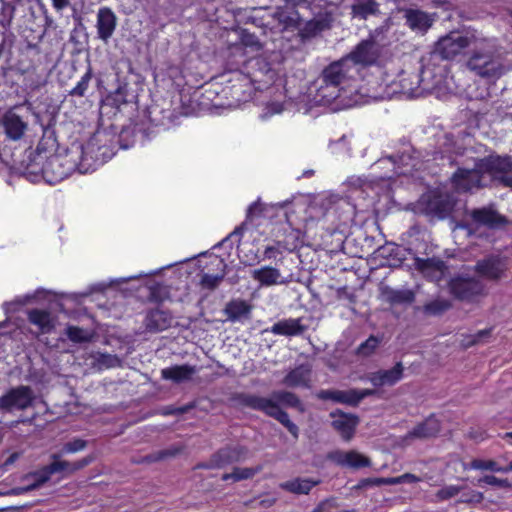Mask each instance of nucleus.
I'll use <instances>...</instances> for the list:
<instances>
[{
  "mask_svg": "<svg viewBox=\"0 0 512 512\" xmlns=\"http://www.w3.org/2000/svg\"><path fill=\"white\" fill-rule=\"evenodd\" d=\"M239 40L228 44L221 52L225 69L230 73L223 91L231 99V105L252 100L256 91L272 86L284 72L285 57L282 50L265 49L256 34H238Z\"/></svg>",
  "mask_w": 512,
  "mask_h": 512,
  "instance_id": "f257e3e1",
  "label": "nucleus"
},
{
  "mask_svg": "<svg viewBox=\"0 0 512 512\" xmlns=\"http://www.w3.org/2000/svg\"><path fill=\"white\" fill-rule=\"evenodd\" d=\"M287 6L278 7L273 14L281 26V32H323L329 30L334 21L333 12L323 0H285Z\"/></svg>",
  "mask_w": 512,
  "mask_h": 512,
  "instance_id": "f03ea898",
  "label": "nucleus"
},
{
  "mask_svg": "<svg viewBox=\"0 0 512 512\" xmlns=\"http://www.w3.org/2000/svg\"><path fill=\"white\" fill-rule=\"evenodd\" d=\"M507 56L508 51L497 38L471 34L465 66L480 78L497 80L512 70V62Z\"/></svg>",
  "mask_w": 512,
  "mask_h": 512,
  "instance_id": "7ed1b4c3",
  "label": "nucleus"
},
{
  "mask_svg": "<svg viewBox=\"0 0 512 512\" xmlns=\"http://www.w3.org/2000/svg\"><path fill=\"white\" fill-rule=\"evenodd\" d=\"M107 151L106 147L89 142L82 146L78 163L68 155L53 154L47 157L42 166L43 178L50 184H56L68 178L75 170L81 174L93 172L111 157Z\"/></svg>",
  "mask_w": 512,
  "mask_h": 512,
  "instance_id": "20e7f679",
  "label": "nucleus"
},
{
  "mask_svg": "<svg viewBox=\"0 0 512 512\" xmlns=\"http://www.w3.org/2000/svg\"><path fill=\"white\" fill-rule=\"evenodd\" d=\"M444 34L434 44L433 49L421 58L418 82L443 76V61H452L460 55H467L471 34Z\"/></svg>",
  "mask_w": 512,
  "mask_h": 512,
  "instance_id": "39448f33",
  "label": "nucleus"
},
{
  "mask_svg": "<svg viewBox=\"0 0 512 512\" xmlns=\"http://www.w3.org/2000/svg\"><path fill=\"white\" fill-rule=\"evenodd\" d=\"M50 457L52 461L49 464L30 472L26 476L27 480H31L26 487L14 488L11 491L12 494L19 495L24 492L35 490L47 483L55 474H58L60 479L67 478L77 471L87 467L95 460V457L92 454L74 462L61 459L60 454H52Z\"/></svg>",
  "mask_w": 512,
  "mask_h": 512,
  "instance_id": "423d86ee",
  "label": "nucleus"
},
{
  "mask_svg": "<svg viewBox=\"0 0 512 512\" xmlns=\"http://www.w3.org/2000/svg\"><path fill=\"white\" fill-rule=\"evenodd\" d=\"M358 72L350 64L348 60L341 59L330 63L321 73L322 85L318 92L323 98L336 99L340 96L342 90L352 88L353 83L360 80Z\"/></svg>",
  "mask_w": 512,
  "mask_h": 512,
  "instance_id": "0eeeda50",
  "label": "nucleus"
},
{
  "mask_svg": "<svg viewBox=\"0 0 512 512\" xmlns=\"http://www.w3.org/2000/svg\"><path fill=\"white\" fill-rule=\"evenodd\" d=\"M344 58L362 78V70L366 67L372 65L387 67L392 61L393 53L390 46L380 45L371 37L358 43Z\"/></svg>",
  "mask_w": 512,
  "mask_h": 512,
  "instance_id": "6e6552de",
  "label": "nucleus"
},
{
  "mask_svg": "<svg viewBox=\"0 0 512 512\" xmlns=\"http://www.w3.org/2000/svg\"><path fill=\"white\" fill-rule=\"evenodd\" d=\"M235 400L244 407L261 411L267 416L276 419L289 431V433L294 438H298V426L290 420L288 413L281 409L279 404L273 399L253 394L239 393L235 396Z\"/></svg>",
  "mask_w": 512,
  "mask_h": 512,
  "instance_id": "1a4fd4ad",
  "label": "nucleus"
},
{
  "mask_svg": "<svg viewBox=\"0 0 512 512\" xmlns=\"http://www.w3.org/2000/svg\"><path fill=\"white\" fill-rule=\"evenodd\" d=\"M49 34H29L22 48V55L30 60V64L24 66V70H46L55 53L52 41L47 39Z\"/></svg>",
  "mask_w": 512,
  "mask_h": 512,
  "instance_id": "9d476101",
  "label": "nucleus"
},
{
  "mask_svg": "<svg viewBox=\"0 0 512 512\" xmlns=\"http://www.w3.org/2000/svg\"><path fill=\"white\" fill-rule=\"evenodd\" d=\"M449 293L457 300L473 302L477 297L486 294L483 282L469 275H457L448 282Z\"/></svg>",
  "mask_w": 512,
  "mask_h": 512,
  "instance_id": "9b49d317",
  "label": "nucleus"
},
{
  "mask_svg": "<svg viewBox=\"0 0 512 512\" xmlns=\"http://www.w3.org/2000/svg\"><path fill=\"white\" fill-rule=\"evenodd\" d=\"M418 206L426 216L445 219L453 211L454 201L448 194L433 190L420 197Z\"/></svg>",
  "mask_w": 512,
  "mask_h": 512,
  "instance_id": "f8f14e48",
  "label": "nucleus"
},
{
  "mask_svg": "<svg viewBox=\"0 0 512 512\" xmlns=\"http://www.w3.org/2000/svg\"><path fill=\"white\" fill-rule=\"evenodd\" d=\"M483 176L476 160L472 169L458 167L450 177V184L459 194L471 193L484 187Z\"/></svg>",
  "mask_w": 512,
  "mask_h": 512,
  "instance_id": "ddd939ff",
  "label": "nucleus"
},
{
  "mask_svg": "<svg viewBox=\"0 0 512 512\" xmlns=\"http://www.w3.org/2000/svg\"><path fill=\"white\" fill-rule=\"evenodd\" d=\"M35 394L30 386L19 385L10 388L0 397V410L12 412L13 410L24 411L33 405Z\"/></svg>",
  "mask_w": 512,
  "mask_h": 512,
  "instance_id": "4468645a",
  "label": "nucleus"
},
{
  "mask_svg": "<svg viewBox=\"0 0 512 512\" xmlns=\"http://www.w3.org/2000/svg\"><path fill=\"white\" fill-rule=\"evenodd\" d=\"M507 269L506 258L494 254L478 260L474 266L476 274L490 281H499Z\"/></svg>",
  "mask_w": 512,
  "mask_h": 512,
  "instance_id": "2eb2a0df",
  "label": "nucleus"
},
{
  "mask_svg": "<svg viewBox=\"0 0 512 512\" xmlns=\"http://www.w3.org/2000/svg\"><path fill=\"white\" fill-rule=\"evenodd\" d=\"M329 416L332 419V428L340 434L342 439L345 441L351 440L360 422L359 417L340 409L330 412Z\"/></svg>",
  "mask_w": 512,
  "mask_h": 512,
  "instance_id": "dca6fc26",
  "label": "nucleus"
},
{
  "mask_svg": "<svg viewBox=\"0 0 512 512\" xmlns=\"http://www.w3.org/2000/svg\"><path fill=\"white\" fill-rule=\"evenodd\" d=\"M476 160L482 173H488L495 179L512 171V157L508 155H489Z\"/></svg>",
  "mask_w": 512,
  "mask_h": 512,
  "instance_id": "f3484780",
  "label": "nucleus"
},
{
  "mask_svg": "<svg viewBox=\"0 0 512 512\" xmlns=\"http://www.w3.org/2000/svg\"><path fill=\"white\" fill-rule=\"evenodd\" d=\"M404 367L397 362L391 369L378 370L367 375V380L375 387L394 386L403 378Z\"/></svg>",
  "mask_w": 512,
  "mask_h": 512,
  "instance_id": "a211bd4d",
  "label": "nucleus"
},
{
  "mask_svg": "<svg viewBox=\"0 0 512 512\" xmlns=\"http://www.w3.org/2000/svg\"><path fill=\"white\" fill-rule=\"evenodd\" d=\"M327 458L339 466L354 469L368 467L371 464L370 459L368 457L354 450L347 452L335 450L329 452Z\"/></svg>",
  "mask_w": 512,
  "mask_h": 512,
  "instance_id": "6ab92c4d",
  "label": "nucleus"
},
{
  "mask_svg": "<svg viewBox=\"0 0 512 512\" xmlns=\"http://www.w3.org/2000/svg\"><path fill=\"white\" fill-rule=\"evenodd\" d=\"M173 317L169 311L161 309H151L147 311L144 318V327L146 331L158 333L167 330L172 325Z\"/></svg>",
  "mask_w": 512,
  "mask_h": 512,
  "instance_id": "aec40b11",
  "label": "nucleus"
},
{
  "mask_svg": "<svg viewBox=\"0 0 512 512\" xmlns=\"http://www.w3.org/2000/svg\"><path fill=\"white\" fill-rule=\"evenodd\" d=\"M470 217L474 223L488 228H497L506 224L507 220L491 207L473 209Z\"/></svg>",
  "mask_w": 512,
  "mask_h": 512,
  "instance_id": "412c9836",
  "label": "nucleus"
},
{
  "mask_svg": "<svg viewBox=\"0 0 512 512\" xmlns=\"http://www.w3.org/2000/svg\"><path fill=\"white\" fill-rule=\"evenodd\" d=\"M401 11L404 13L408 27L412 30L426 31L434 22V18L431 14L420 9L407 8L401 9Z\"/></svg>",
  "mask_w": 512,
  "mask_h": 512,
  "instance_id": "4be33fe9",
  "label": "nucleus"
},
{
  "mask_svg": "<svg viewBox=\"0 0 512 512\" xmlns=\"http://www.w3.org/2000/svg\"><path fill=\"white\" fill-rule=\"evenodd\" d=\"M210 265L216 268V274L204 273L200 279V286L203 289L214 290L223 281L226 274V263L223 258L215 256L211 259Z\"/></svg>",
  "mask_w": 512,
  "mask_h": 512,
  "instance_id": "5701e85b",
  "label": "nucleus"
},
{
  "mask_svg": "<svg viewBox=\"0 0 512 512\" xmlns=\"http://www.w3.org/2000/svg\"><path fill=\"white\" fill-rule=\"evenodd\" d=\"M245 455V450L241 446H226L220 448L212 454L217 469L224 468L228 465L240 461Z\"/></svg>",
  "mask_w": 512,
  "mask_h": 512,
  "instance_id": "b1692460",
  "label": "nucleus"
},
{
  "mask_svg": "<svg viewBox=\"0 0 512 512\" xmlns=\"http://www.w3.org/2000/svg\"><path fill=\"white\" fill-rule=\"evenodd\" d=\"M196 372V367L189 364L173 365L162 369L161 377L165 380L180 384L191 380Z\"/></svg>",
  "mask_w": 512,
  "mask_h": 512,
  "instance_id": "393cba45",
  "label": "nucleus"
},
{
  "mask_svg": "<svg viewBox=\"0 0 512 512\" xmlns=\"http://www.w3.org/2000/svg\"><path fill=\"white\" fill-rule=\"evenodd\" d=\"M320 483V479L296 477L294 479L280 483L279 487L282 490L292 494L307 495L314 487L318 486Z\"/></svg>",
  "mask_w": 512,
  "mask_h": 512,
  "instance_id": "a878e982",
  "label": "nucleus"
},
{
  "mask_svg": "<svg viewBox=\"0 0 512 512\" xmlns=\"http://www.w3.org/2000/svg\"><path fill=\"white\" fill-rule=\"evenodd\" d=\"M306 330V326L301 324V318H289L274 323L269 331L274 335L298 336Z\"/></svg>",
  "mask_w": 512,
  "mask_h": 512,
  "instance_id": "bb28decb",
  "label": "nucleus"
},
{
  "mask_svg": "<svg viewBox=\"0 0 512 512\" xmlns=\"http://www.w3.org/2000/svg\"><path fill=\"white\" fill-rule=\"evenodd\" d=\"M441 430V423L438 419L431 415L427 417L423 422L417 424L408 436L411 438L427 439L436 437Z\"/></svg>",
  "mask_w": 512,
  "mask_h": 512,
  "instance_id": "cd10ccee",
  "label": "nucleus"
},
{
  "mask_svg": "<svg viewBox=\"0 0 512 512\" xmlns=\"http://www.w3.org/2000/svg\"><path fill=\"white\" fill-rule=\"evenodd\" d=\"M252 311V306L242 299L230 300L223 310L227 319L231 322L242 321L249 319Z\"/></svg>",
  "mask_w": 512,
  "mask_h": 512,
  "instance_id": "c85d7f7f",
  "label": "nucleus"
},
{
  "mask_svg": "<svg viewBox=\"0 0 512 512\" xmlns=\"http://www.w3.org/2000/svg\"><path fill=\"white\" fill-rule=\"evenodd\" d=\"M28 321L39 328L41 334H50L54 328L55 323L51 313L42 309H31L27 312Z\"/></svg>",
  "mask_w": 512,
  "mask_h": 512,
  "instance_id": "c756f323",
  "label": "nucleus"
},
{
  "mask_svg": "<svg viewBox=\"0 0 512 512\" xmlns=\"http://www.w3.org/2000/svg\"><path fill=\"white\" fill-rule=\"evenodd\" d=\"M3 126L7 137L11 140H19L26 129V124L14 113H9L4 116Z\"/></svg>",
  "mask_w": 512,
  "mask_h": 512,
  "instance_id": "7c9ffc66",
  "label": "nucleus"
},
{
  "mask_svg": "<svg viewBox=\"0 0 512 512\" xmlns=\"http://www.w3.org/2000/svg\"><path fill=\"white\" fill-rule=\"evenodd\" d=\"M316 397L323 401L330 400L334 403H340L354 407L352 389L347 391L337 389H323L317 392Z\"/></svg>",
  "mask_w": 512,
  "mask_h": 512,
  "instance_id": "2f4dec72",
  "label": "nucleus"
},
{
  "mask_svg": "<svg viewBox=\"0 0 512 512\" xmlns=\"http://www.w3.org/2000/svg\"><path fill=\"white\" fill-rule=\"evenodd\" d=\"M309 376V369L304 366H298L286 374L283 382L288 387H308Z\"/></svg>",
  "mask_w": 512,
  "mask_h": 512,
  "instance_id": "473e14b6",
  "label": "nucleus"
},
{
  "mask_svg": "<svg viewBox=\"0 0 512 512\" xmlns=\"http://www.w3.org/2000/svg\"><path fill=\"white\" fill-rule=\"evenodd\" d=\"M117 17L109 7H101L97 13L98 32H114Z\"/></svg>",
  "mask_w": 512,
  "mask_h": 512,
  "instance_id": "72a5a7b5",
  "label": "nucleus"
},
{
  "mask_svg": "<svg viewBox=\"0 0 512 512\" xmlns=\"http://www.w3.org/2000/svg\"><path fill=\"white\" fill-rule=\"evenodd\" d=\"M252 277L263 286H271L278 283L280 271L275 267L264 266L260 269L254 270Z\"/></svg>",
  "mask_w": 512,
  "mask_h": 512,
  "instance_id": "f704fd0d",
  "label": "nucleus"
},
{
  "mask_svg": "<svg viewBox=\"0 0 512 512\" xmlns=\"http://www.w3.org/2000/svg\"><path fill=\"white\" fill-rule=\"evenodd\" d=\"M385 296L387 301L390 304H411L415 300V294L413 291L406 290H396V289H387L385 291Z\"/></svg>",
  "mask_w": 512,
  "mask_h": 512,
  "instance_id": "c9c22d12",
  "label": "nucleus"
},
{
  "mask_svg": "<svg viewBox=\"0 0 512 512\" xmlns=\"http://www.w3.org/2000/svg\"><path fill=\"white\" fill-rule=\"evenodd\" d=\"M352 13L354 17L366 19L369 15L379 13V4L374 0L360 2L352 6Z\"/></svg>",
  "mask_w": 512,
  "mask_h": 512,
  "instance_id": "e433bc0d",
  "label": "nucleus"
},
{
  "mask_svg": "<svg viewBox=\"0 0 512 512\" xmlns=\"http://www.w3.org/2000/svg\"><path fill=\"white\" fill-rule=\"evenodd\" d=\"M65 334L73 343H87L92 339V335L88 331L74 325H68Z\"/></svg>",
  "mask_w": 512,
  "mask_h": 512,
  "instance_id": "4c0bfd02",
  "label": "nucleus"
},
{
  "mask_svg": "<svg viewBox=\"0 0 512 512\" xmlns=\"http://www.w3.org/2000/svg\"><path fill=\"white\" fill-rule=\"evenodd\" d=\"M92 77L93 70L91 65H89L84 75L77 82L76 86L69 91V95L76 97H84L86 95Z\"/></svg>",
  "mask_w": 512,
  "mask_h": 512,
  "instance_id": "58836bf2",
  "label": "nucleus"
},
{
  "mask_svg": "<svg viewBox=\"0 0 512 512\" xmlns=\"http://www.w3.org/2000/svg\"><path fill=\"white\" fill-rule=\"evenodd\" d=\"M464 469L490 470L493 472H504V467L498 465L494 460L473 459L468 465L464 464Z\"/></svg>",
  "mask_w": 512,
  "mask_h": 512,
  "instance_id": "ea45409f",
  "label": "nucleus"
},
{
  "mask_svg": "<svg viewBox=\"0 0 512 512\" xmlns=\"http://www.w3.org/2000/svg\"><path fill=\"white\" fill-rule=\"evenodd\" d=\"M127 103V91L121 87L116 89L114 92L109 93L104 100L105 105L114 107L118 110L121 106Z\"/></svg>",
  "mask_w": 512,
  "mask_h": 512,
  "instance_id": "a19ab883",
  "label": "nucleus"
},
{
  "mask_svg": "<svg viewBox=\"0 0 512 512\" xmlns=\"http://www.w3.org/2000/svg\"><path fill=\"white\" fill-rule=\"evenodd\" d=\"M380 342L381 340L378 337L370 335L357 347L356 354L361 357H369L376 351Z\"/></svg>",
  "mask_w": 512,
  "mask_h": 512,
  "instance_id": "79ce46f5",
  "label": "nucleus"
},
{
  "mask_svg": "<svg viewBox=\"0 0 512 512\" xmlns=\"http://www.w3.org/2000/svg\"><path fill=\"white\" fill-rule=\"evenodd\" d=\"M415 265L421 272L429 270L441 271L445 266L442 260L436 258H416Z\"/></svg>",
  "mask_w": 512,
  "mask_h": 512,
  "instance_id": "37998d69",
  "label": "nucleus"
},
{
  "mask_svg": "<svg viewBox=\"0 0 512 512\" xmlns=\"http://www.w3.org/2000/svg\"><path fill=\"white\" fill-rule=\"evenodd\" d=\"M450 308V301L445 299H435L424 305V312L428 315H441Z\"/></svg>",
  "mask_w": 512,
  "mask_h": 512,
  "instance_id": "c03bdc74",
  "label": "nucleus"
},
{
  "mask_svg": "<svg viewBox=\"0 0 512 512\" xmlns=\"http://www.w3.org/2000/svg\"><path fill=\"white\" fill-rule=\"evenodd\" d=\"M273 398L278 404L281 403L288 407L297 408L301 405L299 397L293 392L279 391L273 393Z\"/></svg>",
  "mask_w": 512,
  "mask_h": 512,
  "instance_id": "a18cd8bd",
  "label": "nucleus"
},
{
  "mask_svg": "<svg viewBox=\"0 0 512 512\" xmlns=\"http://www.w3.org/2000/svg\"><path fill=\"white\" fill-rule=\"evenodd\" d=\"M257 472V470L253 469V468H239V467H235L233 469V472L232 473H224L221 477V479L223 481H228L230 479L234 480V481H241V480H246V479H250L252 478L255 473Z\"/></svg>",
  "mask_w": 512,
  "mask_h": 512,
  "instance_id": "49530a36",
  "label": "nucleus"
},
{
  "mask_svg": "<svg viewBox=\"0 0 512 512\" xmlns=\"http://www.w3.org/2000/svg\"><path fill=\"white\" fill-rule=\"evenodd\" d=\"M182 451V448L179 447H172L164 450L157 451L153 454L147 455L144 457V461L148 463L157 462L169 457H174L178 454H180Z\"/></svg>",
  "mask_w": 512,
  "mask_h": 512,
  "instance_id": "de8ad7c7",
  "label": "nucleus"
},
{
  "mask_svg": "<svg viewBox=\"0 0 512 512\" xmlns=\"http://www.w3.org/2000/svg\"><path fill=\"white\" fill-rule=\"evenodd\" d=\"M86 446H87L86 440H83L80 438H74V439L66 442L63 445L61 452L63 454H73V453L82 451L83 449L86 448Z\"/></svg>",
  "mask_w": 512,
  "mask_h": 512,
  "instance_id": "09e8293b",
  "label": "nucleus"
},
{
  "mask_svg": "<svg viewBox=\"0 0 512 512\" xmlns=\"http://www.w3.org/2000/svg\"><path fill=\"white\" fill-rule=\"evenodd\" d=\"M461 488L456 485H448L439 489L436 493V497L440 501L449 500L459 494Z\"/></svg>",
  "mask_w": 512,
  "mask_h": 512,
  "instance_id": "8fccbe9b",
  "label": "nucleus"
},
{
  "mask_svg": "<svg viewBox=\"0 0 512 512\" xmlns=\"http://www.w3.org/2000/svg\"><path fill=\"white\" fill-rule=\"evenodd\" d=\"M419 480V477L412 473H404L397 477H386V481L383 482L389 485H397L402 483H416Z\"/></svg>",
  "mask_w": 512,
  "mask_h": 512,
  "instance_id": "3c124183",
  "label": "nucleus"
},
{
  "mask_svg": "<svg viewBox=\"0 0 512 512\" xmlns=\"http://www.w3.org/2000/svg\"><path fill=\"white\" fill-rule=\"evenodd\" d=\"M165 74L167 77L172 81L173 84H176L180 86L183 80V71L182 69L177 65H169L166 68Z\"/></svg>",
  "mask_w": 512,
  "mask_h": 512,
  "instance_id": "603ef678",
  "label": "nucleus"
},
{
  "mask_svg": "<svg viewBox=\"0 0 512 512\" xmlns=\"http://www.w3.org/2000/svg\"><path fill=\"white\" fill-rule=\"evenodd\" d=\"M491 334V329H484V330H480L478 331L476 334L474 335H469L467 336L463 342H462V345L465 347V348H469L477 343H479L481 341L482 338L484 337H488L489 335Z\"/></svg>",
  "mask_w": 512,
  "mask_h": 512,
  "instance_id": "864d4df0",
  "label": "nucleus"
},
{
  "mask_svg": "<svg viewBox=\"0 0 512 512\" xmlns=\"http://www.w3.org/2000/svg\"><path fill=\"white\" fill-rule=\"evenodd\" d=\"M377 394V389H352L353 402L354 407L358 406L359 403L369 396H374Z\"/></svg>",
  "mask_w": 512,
  "mask_h": 512,
  "instance_id": "5fc2aeb1",
  "label": "nucleus"
},
{
  "mask_svg": "<svg viewBox=\"0 0 512 512\" xmlns=\"http://www.w3.org/2000/svg\"><path fill=\"white\" fill-rule=\"evenodd\" d=\"M283 249H286V247L281 241H276L275 245L266 246L264 250V259H276L277 255L281 254Z\"/></svg>",
  "mask_w": 512,
  "mask_h": 512,
  "instance_id": "6e6d98bb",
  "label": "nucleus"
},
{
  "mask_svg": "<svg viewBox=\"0 0 512 512\" xmlns=\"http://www.w3.org/2000/svg\"><path fill=\"white\" fill-rule=\"evenodd\" d=\"M163 288L159 284H154L149 288V300L155 303H161L164 300L162 295Z\"/></svg>",
  "mask_w": 512,
  "mask_h": 512,
  "instance_id": "4d7b16f0",
  "label": "nucleus"
},
{
  "mask_svg": "<svg viewBox=\"0 0 512 512\" xmlns=\"http://www.w3.org/2000/svg\"><path fill=\"white\" fill-rule=\"evenodd\" d=\"M264 210V205L259 200L255 201L249 205L246 218L251 220L254 216H260Z\"/></svg>",
  "mask_w": 512,
  "mask_h": 512,
  "instance_id": "13d9d810",
  "label": "nucleus"
},
{
  "mask_svg": "<svg viewBox=\"0 0 512 512\" xmlns=\"http://www.w3.org/2000/svg\"><path fill=\"white\" fill-rule=\"evenodd\" d=\"M382 481H386V478L385 477L364 478V479L360 480V482L358 484V487L359 488H364V487H368V486L379 487V486H382V485H388L387 483H384Z\"/></svg>",
  "mask_w": 512,
  "mask_h": 512,
  "instance_id": "bf43d9fd",
  "label": "nucleus"
},
{
  "mask_svg": "<svg viewBox=\"0 0 512 512\" xmlns=\"http://www.w3.org/2000/svg\"><path fill=\"white\" fill-rule=\"evenodd\" d=\"M480 481L484 482L485 484L491 485V486H497V487L509 486V483L506 479H500L494 475H485Z\"/></svg>",
  "mask_w": 512,
  "mask_h": 512,
  "instance_id": "052dcab7",
  "label": "nucleus"
},
{
  "mask_svg": "<svg viewBox=\"0 0 512 512\" xmlns=\"http://www.w3.org/2000/svg\"><path fill=\"white\" fill-rule=\"evenodd\" d=\"M483 494L478 491H471L469 494L462 495L461 502L480 503L483 500Z\"/></svg>",
  "mask_w": 512,
  "mask_h": 512,
  "instance_id": "680f3d73",
  "label": "nucleus"
},
{
  "mask_svg": "<svg viewBox=\"0 0 512 512\" xmlns=\"http://www.w3.org/2000/svg\"><path fill=\"white\" fill-rule=\"evenodd\" d=\"M194 470H198V469H217L216 467V464L214 462V459L213 457L211 456L209 461L207 462H200V463H197L194 467H193Z\"/></svg>",
  "mask_w": 512,
  "mask_h": 512,
  "instance_id": "e2e57ef3",
  "label": "nucleus"
},
{
  "mask_svg": "<svg viewBox=\"0 0 512 512\" xmlns=\"http://www.w3.org/2000/svg\"><path fill=\"white\" fill-rule=\"evenodd\" d=\"M497 180L502 186L512 188V171L507 174H502Z\"/></svg>",
  "mask_w": 512,
  "mask_h": 512,
  "instance_id": "0e129e2a",
  "label": "nucleus"
},
{
  "mask_svg": "<svg viewBox=\"0 0 512 512\" xmlns=\"http://www.w3.org/2000/svg\"><path fill=\"white\" fill-rule=\"evenodd\" d=\"M52 6L57 11H62L70 5V0H51Z\"/></svg>",
  "mask_w": 512,
  "mask_h": 512,
  "instance_id": "69168bd1",
  "label": "nucleus"
},
{
  "mask_svg": "<svg viewBox=\"0 0 512 512\" xmlns=\"http://www.w3.org/2000/svg\"><path fill=\"white\" fill-rule=\"evenodd\" d=\"M196 407L195 402H190L180 407H176L177 415H183Z\"/></svg>",
  "mask_w": 512,
  "mask_h": 512,
  "instance_id": "338daca9",
  "label": "nucleus"
},
{
  "mask_svg": "<svg viewBox=\"0 0 512 512\" xmlns=\"http://www.w3.org/2000/svg\"><path fill=\"white\" fill-rule=\"evenodd\" d=\"M277 499L275 497H268L261 499L259 501V506L263 508H270L276 503Z\"/></svg>",
  "mask_w": 512,
  "mask_h": 512,
  "instance_id": "774afa93",
  "label": "nucleus"
}]
</instances>
